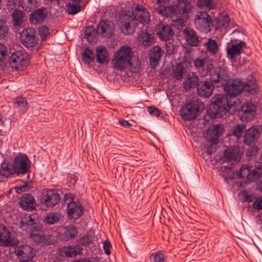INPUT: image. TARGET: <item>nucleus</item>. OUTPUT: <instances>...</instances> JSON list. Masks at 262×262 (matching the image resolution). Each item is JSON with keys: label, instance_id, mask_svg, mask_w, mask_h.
Here are the masks:
<instances>
[{"label": "nucleus", "instance_id": "1", "mask_svg": "<svg viewBox=\"0 0 262 262\" xmlns=\"http://www.w3.org/2000/svg\"><path fill=\"white\" fill-rule=\"evenodd\" d=\"M192 8V5L187 1L179 0L174 6H167L163 5L158 6L156 8V12L163 17H170L172 21L178 22L180 25L183 24L181 17L188 18Z\"/></svg>", "mask_w": 262, "mask_h": 262}, {"label": "nucleus", "instance_id": "2", "mask_svg": "<svg viewBox=\"0 0 262 262\" xmlns=\"http://www.w3.org/2000/svg\"><path fill=\"white\" fill-rule=\"evenodd\" d=\"M133 53L132 49L127 46L120 47L113 55L112 60L113 67L119 71L126 69L137 70L141 66V61L137 60L136 64L133 63Z\"/></svg>", "mask_w": 262, "mask_h": 262}, {"label": "nucleus", "instance_id": "3", "mask_svg": "<svg viewBox=\"0 0 262 262\" xmlns=\"http://www.w3.org/2000/svg\"><path fill=\"white\" fill-rule=\"evenodd\" d=\"M210 106V115L213 118H220L226 114L230 109L229 98L217 95L212 99Z\"/></svg>", "mask_w": 262, "mask_h": 262}, {"label": "nucleus", "instance_id": "4", "mask_svg": "<svg viewBox=\"0 0 262 262\" xmlns=\"http://www.w3.org/2000/svg\"><path fill=\"white\" fill-rule=\"evenodd\" d=\"M118 25L125 34H132L136 28H142L138 26L134 17L132 15V11H123L119 15L118 19Z\"/></svg>", "mask_w": 262, "mask_h": 262}, {"label": "nucleus", "instance_id": "5", "mask_svg": "<svg viewBox=\"0 0 262 262\" xmlns=\"http://www.w3.org/2000/svg\"><path fill=\"white\" fill-rule=\"evenodd\" d=\"M194 23L195 28L204 33L210 32L214 28L211 17L204 11H199L196 13Z\"/></svg>", "mask_w": 262, "mask_h": 262}, {"label": "nucleus", "instance_id": "6", "mask_svg": "<svg viewBox=\"0 0 262 262\" xmlns=\"http://www.w3.org/2000/svg\"><path fill=\"white\" fill-rule=\"evenodd\" d=\"M203 108V104L198 99L193 100L182 107L181 115L185 120H190L195 118L198 113Z\"/></svg>", "mask_w": 262, "mask_h": 262}, {"label": "nucleus", "instance_id": "7", "mask_svg": "<svg viewBox=\"0 0 262 262\" xmlns=\"http://www.w3.org/2000/svg\"><path fill=\"white\" fill-rule=\"evenodd\" d=\"M132 12L139 26L140 25L142 26L150 21V15L148 10L143 5L139 4H134Z\"/></svg>", "mask_w": 262, "mask_h": 262}, {"label": "nucleus", "instance_id": "8", "mask_svg": "<svg viewBox=\"0 0 262 262\" xmlns=\"http://www.w3.org/2000/svg\"><path fill=\"white\" fill-rule=\"evenodd\" d=\"M9 63L12 68L23 70L29 64L28 56L23 51H16L9 57Z\"/></svg>", "mask_w": 262, "mask_h": 262}, {"label": "nucleus", "instance_id": "9", "mask_svg": "<svg viewBox=\"0 0 262 262\" xmlns=\"http://www.w3.org/2000/svg\"><path fill=\"white\" fill-rule=\"evenodd\" d=\"M13 167L17 175L24 174L30 171L31 161L26 155L20 154L15 158Z\"/></svg>", "mask_w": 262, "mask_h": 262}, {"label": "nucleus", "instance_id": "10", "mask_svg": "<svg viewBox=\"0 0 262 262\" xmlns=\"http://www.w3.org/2000/svg\"><path fill=\"white\" fill-rule=\"evenodd\" d=\"M209 72L210 80L212 82L224 84L229 79L227 68L224 66H219Z\"/></svg>", "mask_w": 262, "mask_h": 262}, {"label": "nucleus", "instance_id": "11", "mask_svg": "<svg viewBox=\"0 0 262 262\" xmlns=\"http://www.w3.org/2000/svg\"><path fill=\"white\" fill-rule=\"evenodd\" d=\"M194 67L201 77L207 75L212 68V64L208 58L200 56L193 60Z\"/></svg>", "mask_w": 262, "mask_h": 262}, {"label": "nucleus", "instance_id": "12", "mask_svg": "<svg viewBox=\"0 0 262 262\" xmlns=\"http://www.w3.org/2000/svg\"><path fill=\"white\" fill-rule=\"evenodd\" d=\"M40 225L35 214L25 215L20 223V227L24 231L30 233L32 230L38 228Z\"/></svg>", "mask_w": 262, "mask_h": 262}, {"label": "nucleus", "instance_id": "13", "mask_svg": "<svg viewBox=\"0 0 262 262\" xmlns=\"http://www.w3.org/2000/svg\"><path fill=\"white\" fill-rule=\"evenodd\" d=\"M35 250L28 245H21L17 246L15 252L18 257L22 261H30L35 254Z\"/></svg>", "mask_w": 262, "mask_h": 262}, {"label": "nucleus", "instance_id": "14", "mask_svg": "<svg viewBox=\"0 0 262 262\" xmlns=\"http://www.w3.org/2000/svg\"><path fill=\"white\" fill-rule=\"evenodd\" d=\"M244 89V83L239 79L226 83L224 90L229 96H236L241 93Z\"/></svg>", "mask_w": 262, "mask_h": 262}, {"label": "nucleus", "instance_id": "15", "mask_svg": "<svg viewBox=\"0 0 262 262\" xmlns=\"http://www.w3.org/2000/svg\"><path fill=\"white\" fill-rule=\"evenodd\" d=\"M20 40L22 43L27 48L34 47L37 42L33 29L27 28L22 31L20 34Z\"/></svg>", "mask_w": 262, "mask_h": 262}, {"label": "nucleus", "instance_id": "16", "mask_svg": "<svg viewBox=\"0 0 262 262\" xmlns=\"http://www.w3.org/2000/svg\"><path fill=\"white\" fill-rule=\"evenodd\" d=\"M224 127L219 124L210 126L204 134V137L209 140L217 142L223 134Z\"/></svg>", "mask_w": 262, "mask_h": 262}, {"label": "nucleus", "instance_id": "17", "mask_svg": "<svg viewBox=\"0 0 262 262\" xmlns=\"http://www.w3.org/2000/svg\"><path fill=\"white\" fill-rule=\"evenodd\" d=\"M214 85L210 80H206L199 82L196 86L197 93L201 97L208 98L210 97L214 90Z\"/></svg>", "mask_w": 262, "mask_h": 262}, {"label": "nucleus", "instance_id": "18", "mask_svg": "<svg viewBox=\"0 0 262 262\" xmlns=\"http://www.w3.org/2000/svg\"><path fill=\"white\" fill-rule=\"evenodd\" d=\"M60 194L55 190H48L42 199V203L47 207L52 208L60 201Z\"/></svg>", "mask_w": 262, "mask_h": 262}, {"label": "nucleus", "instance_id": "19", "mask_svg": "<svg viewBox=\"0 0 262 262\" xmlns=\"http://www.w3.org/2000/svg\"><path fill=\"white\" fill-rule=\"evenodd\" d=\"M114 30V24L110 20H103L97 26V33L100 35L106 37H111Z\"/></svg>", "mask_w": 262, "mask_h": 262}, {"label": "nucleus", "instance_id": "20", "mask_svg": "<svg viewBox=\"0 0 262 262\" xmlns=\"http://www.w3.org/2000/svg\"><path fill=\"white\" fill-rule=\"evenodd\" d=\"M156 31L159 38L163 40H170L173 35L171 27L163 23H160L157 26Z\"/></svg>", "mask_w": 262, "mask_h": 262}, {"label": "nucleus", "instance_id": "21", "mask_svg": "<svg viewBox=\"0 0 262 262\" xmlns=\"http://www.w3.org/2000/svg\"><path fill=\"white\" fill-rule=\"evenodd\" d=\"M260 133L261 129L259 126H254L249 128L245 135V144L251 145L258 139Z\"/></svg>", "mask_w": 262, "mask_h": 262}, {"label": "nucleus", "instance_id": "22", "mask_svg": "<svg viewBox=\"0 0 262 262\" xmlns=\"http://www.w3.org/2000/svg\"><path fill=\"white\" fill-rule=\"evenodd\" d=\"M241 156L242 153L239 148H230L225 151L224 160L234 164L239 161Z\"/></svg>", "mask_w": 262, "mask_h": 262}, {"label": "nucleus", "instance_id": "23", "mask_svg": "<svg viewBox=\"0 0 262 262\" xmlns=\"http://www.w3.org/2000/svg\"><path fill=\"white\" fill-rule=\"evenodd\" d=\"M241 109L242 112L241 118L243 121H249L254 118L255 115L256 108L253 103H245L243 104Z\"/></svg>", "mask_w": 262, "mask_h": 262}, {"label": "nucleus", "instance_id": "24", "mask_svg": "<svg viewBox=\"0 0 262 262\" xmlns=\"http://www.w3.org/2000/svg\"><path fill=\"white\" fill-rule=\"evenodd\" d=\"M183 33L187 43L192 47L199 46L202 38L200 37L196 32L190 28H186L183 30Z\"/></svg>", "mask_w": 262, "mask_h": 262}, {"label": "nucleus", "instance_id": "25", "mask_svg": "<svg viewBox=\"0 0 262 262\" xmlns=\"http://www.w3.org/2000/svg\"><path fill=\"white\" fill-rule=\"evenodd\" d=\"M47 15V9L45 8H40L33 11L30 15L29 19L32 24H40L45 19Z\"/></svg>", "mask_w": 262, "mask_h": 262}, {"label": "nucleus", "instance_id": "26", "mask_svg": "<svg viewBox=\"0 0 262 262\" xmlns=\"http://www.w3.org/2000/svg\"><path fill=\"white\" fill-rule=\"evenodd\" d=\"M164 51L159 46H154L151 48L149 52V59L151 66L155 68L159 63Z\"/></svg>", "mask_w": 262, "mask_h": 262}, {"label": "nucleus", "instance_id": "27", "mask_svg": "<svg viewBox=\"0 0 262 262\" xmlns=\"http://www.w3.org/2000/svg\"><path fill=\"white\" fill-rule=\"evenodd\" d=\"M199 83V77L195 72L188 74L183 81V88L187 91L196 87Z\"/></svg>", "mask_w": 262, "mask_h": 262}, {"label": "nucleus", "instance_id": "28", "mask_svg": "<svg viewBox=\"0 0 262 262\" xmlns=\"http://www.w3.org/2000/svg\"><path fill=\"white\" fill-rule=\"evenodd\" d=\"M82 252V249L78 246H64L59 250V253L62 256L75 257Z\"/></svg>", "mask_w": 262, "mask_h": 262}, {"label": "nucleus", "instance_id": "29", "mask_svg": "<svg viewBox=\"0 0 262 262\" xmlns=\"http://www.w3.org/2000/svg\"><path fill=\"white\" fill-rule=\"evenodd\" d=\"M67 211L70 218L76 219L82 214V207L80 204L72 201L68 204Z\"/></svg>", "mask_w": 262, "mask_h": 262}, {"label": "nucleus", "instance_id": "30", "mask_svg": "<svg viewBox=\"0 0 262 262\" xmlns=\"http://www.w3.org/2000/svg\"><path fill=\"white\" fill-rule=\"evenodd\" d=\"M246 48V43L240 41L238 43L231 45L227 50V55L230 59H233L239 55Z\"/></svg>", "mask_w": 262, "mask_h": 262}, {"label": "nucleus", "instance_id": "31", "mask_svg": "<svg viewBox=\"0 0 262 262\" xmlns=\"http://www.w3.org/2000/svg\"><path fill=\"white\" fill-rule=\"evenodd\" d=\"M20 206L25 210L31 211L35 208V200L30 194H24L20 201Z\"/></svg>", "mask_w": 262, "mask_h": 262}, {"label": "nucleus", "instance_id": "32", "mask_svg": "<svg viewBox=\"0 0 262 262\" xmlns=\"http://www.w3.org/2000/svg\"><path fill=\"white\" fill-rule=\"evenodd\" d=\"M31 240L36 243H42L47 241V237L43 231L41 230V226L32 230L29 233Z\"/></svg>", "mask_w": 262, "mask_h": 262}, {"label": "nucleus", "instance_id": "33", "mask_svg": "<svg viewBox=\"0 0 262 262\" xmlns=\"http://www.w3.org/2000/svg\"><path fill=\"white\" fill-rule=\"evenodd\" d=\"M60 233L61 239L63 241H68L76 235L77 230L74 225H69L63 228L60 231Z\"/></svg>", "mask_w": 262, "mask_h": 262}, {"label": "nucleus", "instance_id": "34", "mask_svg": "<svg viewBox=\"0 0 262 262\" xmlns=\"http://www.w3.org/2000/svg\"><path fill=\"white\" fill-rule=\"evenodd\" d=\"M215 20L216 24L214 25V28L215 30L222 31L224 29L225 31L226 32L230 21L229 16L227 15H221L217 17Z\"/></svg>", "mask_w": 262, "mask_h": 262}, {"label": "nucleus", "instance_id": "35", "mask_svg": "<svg viewBox=\"0 0 262 262\" xmlns=\"http://www.w3.org/2000/svg\"><path fill=\"white\" fill-rule=\"evenodd\" d=\"M154 37V33L151 31L145 30L141 31L139 39L142 45L148 47L152 43Z\"/></svg>", "mask_w": 262, "mask_h": 262}, {"label": "nucleus", "instance_id": "36", "mask_svg": "<svg viewBox=\"0 0 262 262\" xmlns=\"http://www.w3.org/2000/svg\"><path fill=\"white\" fill-rule=\"evenodd\" d=\"M96 60L101 64L107 63L109 61L108 53L105 47L98 46L96 48Z\"/></svg>", "mask_w": 262, "mask_h": 262}, {"label": "nucleus", "instance_id": "37", "mask_svg": "<svg viewBox=\"0 0 262 262\" xmlns=\"http://www.w3.org/2000/svg\"><path fill=\"white\" fill-rule=\"evenodd\" d=\"M0 244L7 246L12 245L10 232L6 227L2 225H0Z\"/></svg>", "mask_w": 262, "mask_h": 262}, {"label": "nucleus", "instance_id": "38", "mask_svg": "<svg viewBox=\"0 0 262 262\" xmlns=\"http://www.w3.org/2000/svg\"><path fill=\"white\" fill-rule=\"evenodd\" d=\"M189 62H181L177 65L174 69V77L177 80L182 79L183 75L187 72V64Z\"/></svg>", "mask_w": 262, "mask_h": 262}, {"label": "nucleus", "instance_id": "39", "mask_svg": "<svg viewBox=\"0 0 262 262\" xmlns=\"http://www.w3.org/2000/svg\"><path fill=\"white\" fill-rule=\"evenodd\" d=\"M61 217V215L58 212H52L46 215L43 221L47 224L53 225L58 223Z\"/></svg>", "mask_w": 262, "mask_h": 262}, {"label": "nucleus", "instance_id": "40", "mask_svg": "<svg viewBox=\"0 0 262 262\" xmlns=\"http://www.w3.org/2000/svg\"><path fill=\"white\" fill-rule=\"evenodd\" d=\"M244 83V90L252 95H254L257 93V91H258V88L256 84L255 80L252 77H250V79H249V81L248 82Z\"/></svg>", "mask_w": 262, "mask_h": 262}, {"label": "nucleus", "instance_id": "41", "mask_svg": "<svg viewBox=\"0 0 262 262\" xmlns=\"http://www.w3.org/2000/svg\"><path fill=\"white\" fill-rule=\"evenodd\" d=\"M262 178V165L259 164L255 167H251L249 182L255 181Z\"/></svg>", "mask_w": 262, "mask_h": 262}, {"label": "nucleus", "instance_id": "42", "mask_svg": "<svg viewBox=\"0 0 262 262\" xmlns=\"http://www.w3.org/2000/svg\"><path fill=\"white\" fill-rule=\"evenodd\" d=\"M18 2L22 8L27 12L31 11L38 6L37 0H18Z\"/></svg>", "mask_w": 262, "mask_h": 262}, {"label": "nucleus", "instance_id": "43", "mask_svg": "<svg viewBox=\"0 0 262 262\" xmlns=\"http://www.w3.org/2000/svg\"><path fill=\"white\" fill-rule=\"evenodd\" d=\"M15 173V170L13 165L4 164L2 165L0 169V175L8 178Z\"/></svg>", "mask_w": 262, "mask_h": 262}, {"label": "nucleus", "instance_id": "44", "mask_svg": "<svg viewBox=\"0 0 262 262\" xmlns=\"http://www.w3.org/2000/svg\"><path fill=\"white\" fill-rule=\"evenodd\" d=\"M207 52L211 55H215L218 51V47L215 40L209 38L207 42L204 43Z\"/></svg>", "mask_w": 262, "mask_h": 262}, {"label": "nucleus", "instance_id": "45", "mask_svg": "<svg viewBox=\"0 0 262 262\" xmlns=\"http://www.w3.org/2000/svg\"><path fill=\"white\" fill-rule=\"evenodd\" d=\"M82 60L85 64H90L94 60V52L90 48L86 47L82 53Z\"/></svg>", "mask_w": 262, "mask_h": 262}, {"label": "nucleus", "instance_id": "46", "mask_svg": "<svg viewBox=\"0 0 262 262\" xmlns=\"http://www.w3.org/2000/svg\"><path fill=\"white\" fill-rule=\"evenodd\" d=\"M217 142L206 139L204 143V149L208 154L211 155L216 150Z\"/></svg>", "mask_w": 262, "mask_h": 262}, {"label": "nucleus", "instance_id": "47", "mask_svg": "<svg viewBox=\"0 0 262 262\" xmlns=\"http://www.w3.org/2000/svg\"><path fill=\"white\" fill-rule=\"evenodd\" d=\"M12 23L15 26H19L21 25L24 17L23 13L21 11L16 10L12 14Z\"/></svg>", "mask_w": 262, "mask_h": 262}, {"label": "nucleus", "instance_id": "48", "mask_svg": "<svg viewBox=\"0 0 262 262\" xmlns=\"http://www.w3.org/2000/svg\"><path fill=\"white\" fill-rule=\"evenodd\" d=\"M245 129V126L243 124H238L232 128L230 134L235 136L238 139L242 136Z\"/></svg>", "mask_w": 262, "mask_h": 262}, {"label": "nucleus", "instance_id": "49", "mask_svg": "<svg viewBox=\"0 0 262 262\" xmlns=\"http://www.w3.org/2000/svg\"><path fill=\"white\" fill-rule=\"evenodd\" d=\"M250 172L251 168H250L249 166L244 164L241 166L239 170L237 172V174L240 178H246L249 181Z\"/></svg>", "mask_w": 262, "mask_h": 262}, {"label": "nucleus", "instance_id": "50", "mask_svg": "<svg viewBox=\"0 0 262 262\" xmlns=\"http://www.w3.org/2000/svg\"><path fill=\"white\" fill-rule=\"evenodd\" d=\"M15 104L23 112H25L28 108V103L24 98L16 99L15 101Z\"/></svg>", "mask_w": 262, "mask_h": 262}, {"label": "nucleus", "instance_id": "51", "mask_svg": "<svg viewBox=\"0 0 262 262\" xmlns=\"http://www.w3.org/2000/svg\"><path fill=\"white\" fill-rule=\"evenodd\" d=\"M198 6L200 8L206 7L208 9H213L215 6V4L212 0H198Z\"/></svg>", "mask_w": 262, "mask_h": 262}, {"label": "nucleus", "instance_id": "52", "mask_svg": "<svg viewBox=\"0 0 262 262\" xmlns=\"http://www.w3.org/2000/svg\"><path fill=\"white\" fill-rule=\"evenodd\" d=\"M166 258L167 257L161 251H158L150 256L154 262H164Z\"/></svg>", "mask_w": 262, "mask_h": 262}, {"label": "nucleus", "instance_id": "53", "mask_svg": "<svg viewBox=\"0 0 262 262\" xmlns=\"http://www.w3.org/2000/svg\"><path fill=\"white\" fill-rule=\"evenodd\" d=\"M8 28L5 22L0 19V39L5 37L8 33Z\"/></svg>", "mask_w": 262, "mask_h": 262}, {"label": "nucleus", "instance_id": "54", "mask_svg": "<svg viewBox=\"0 0 262 262\" xmlns=\"http://www.w3.org/2000/svg\"><path fill=\"white\" fill-rule=\"evenodd\" d=\"M229 98L230 108L231 107H237L241 105V101L235 97L236 96H227Z\"/></svg>", "mask_w": 262, "mask_h": 262}, {"label": "nucleus", "instance_id": "55", "mask_svg": "<svg viewBox=\"0 0 262 262\" xmlns=\"http://www.w3.org/2000/svg\"><path fill=\"white\" fill-rule=\"evenodd\" d=\"M95 34V28L93 26H89L86 28L85 30V35L88 39L89 40L92 39Z\"/></svg>", "mask_w": 262, "mask_h": 262}, {"label": "nucleus", "instance_id": "56", "mask_svg": "<svg viewBox=\"0 0 262 262\" xmlns=\"http://www.w3.org/2000/svg\"><path fill=\"white\" fill-rule=\"evenodd\" d=\"M81 7L78 4H70L68 11V13L70 14H75L80 10Z\"/></svg>", "mask_w": 262, "mask_h": 262}, {"label": "nucleus", "instance_id": "57", "mask_svg": "<svg viewBox=\"0 0 262 262\" xmlns=\"http://www.w3.org/2000/svg\"><path fill=\"white\" fill-rule=\"evenodd\" d=\"M39 33L42 39H45L46 37L49 34V28L45 26H42L39 28Z\"/></svg>", "mask_w": 262, "mask_h": 262}, {"label": "nucleus", "instance_id": "58", "mask_svg": "<svg viewBox=\"0 0 262 262\" xmlns=\"http://www.w3.org/2000/svg\"><path fill=\"white\" fill-rule=\"evenodd\" d=\"M147 111L150 115L155 117H159L161 113L158 108L152 106H148Z\"/></svg>", "mask_w": 262, "mask_h": 262}, {"label": "nucleus", "instance_id": "59", "mask_svg": "<svg viewBox=\"0 0 262 262\" xmlns=\"http://www.w3.org/2000/svg\"><path fill=\"white\" fill-rule=\"evenodd\" d=\"M91 242V238L89 236L84 235L82 236L79 239V243L82 245H87Z\"/></svg>", "mask_w": 262, "mask_h": 262}, {"label": "nucleus", "instance_id": "60", "mask_svg": "<svg viewBox=\"0 0 262 262\" xmlns=\"http://www.w3.org/2000/svg\"><path fill=\"white\" fill-rule=\"evenodd\" d=\"M7 53V48L2 43H0V61H1Z\"/></svg>", "mask_w": 262, "mask_h": 262}, {"label": "nucleus", "instance_id": "61", "mask_svg": "<svg viewBox=\"0 0 262 262\" xmlns=\"http://www.w3.org/2000/svg\"><path fill=\"white\" fill-rule=\"evenodd\" d=\"M17 0H6V5L9 10L15 8Z\"/></svg>", "mask_w": 262, "mask_h": 262}, {"label": "nucleus", "instance_id": "62", "mask_svg": "<svg viewBox=\"0 0 262 262\" xmlns=\"http://www.w3.org/2000/svg\"><path fill=\"white\" fill-rule=\"evenodd\" d=\"M253 207L258 210L262 209V198H259L256 199L253 203Z\"/></svg>", "mask_w": 262, "mask_h": 262}, {"label": "nucleus", "instance_id": "63", "mask_svg": "<svg viewBox=\"0 0 262 262\" xmlns=\"http://www.w3.org/2000/svg\"><path fill=\"white\" fill-rule=\"evenodd\" d=\"M111 246V243L108 241H105L103 243V249L105 253L107 255H109L111 253L110 248Z\"/></svg>", "mask_w": 262, "mask_h": 262}, {"label": "nucleus", "instance_id": "64", "mask_svg": "<svg viewBox=\"0 0 262 262\" xmlns=\"http://www.w3.org/2000/svg\"><path fill=\"white\" fill-rule=\"evenodd\" d=\"M152 2L155 5L160 6L161 5H165L168 4L169 0H152Z\"/></svg>", "mask_w": 262, "mask_h": 262}]
</instances>
